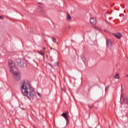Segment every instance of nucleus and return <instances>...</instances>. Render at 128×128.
<instances>
[{
    "label": "nucleus",
    "instance_id": "obj_1",
    "mask_svg": "<svg viewBox=\"0 0 128 128\" xmlns=\"http://www.w3.org/2000/svg\"><path fill=\"white\" fill-rule=\"evenodd\" d=\"M20 84L22 94L28 98V100H34L36 94L34 88L30 84V82L28 80H23L20 81Z\"/></svg>",
    "mask_w": 128,
    "mask_h": 128
},
{
    "label": "nucleus",
    "instance_id": "obj_2",
    "mask_svg": "<svg viewBox=\"0 0 128 128\" xmlns=\"http://www.w3.org/2000/svg\"><path fill=\"white\" fill-rule=\"evenodd\" d=\"M8 66L10 70V72H12L14 74V78L18 82L20 80V74L18 72V70L16 68L14 64L12 61V60H8Z\"/></svg>",
    "mask_w": 128,
    "mask_h": 128
},
{
    "label": "nucleus",
    "instance_id": "obj_3",
    "mask_svg": "<svg viewBox=\"0 0 128 128\" xmlns=\"http://www.w3.org/2000/svg\"><path fill=\"white\" fill-rule=\"evenodd\" d=\"M17 64L18 66H20L21 68H24V66H26V61L24 60L18 59L17 60Z\"/></svg>",
    "mask_w": 128,
    "mask_h": 128
},
{
    "label": "nucleus",
    "instance_id": "obj_4",
    "mask_svg": "<svg viewBox=\"0 0 128 128\" xmlns=\"http://www.w3.org/2000/svg\"><path fill=\"white\" fill-rule=\"evenodd\" d=\"M106 44L107 48H110V50H112V41L110 40H106Z\"/></svg>",
    "mask_w": 128,
    "mask_h": 128
},
{
    "label": "nucleus",
    "instance_id": "obj_5",
    "mask_svg": "<svg viewBox=\"0 0 128 128\" xmlns=\"http://www.w3.org/2000/svg\"><path fill=\"white\" fill-rule=\"evenodd\" d=\"M38 12H39L40 14H42V16H44L46 14V12L44 10L42 7L40 6H39L38 8Z\"/></svg>",
    "mask_w": 128,
    "mask_h": 128
},
{
    "label": "nucleus",
    "instance_id": "obj_6",
    "mask_svg": "<svg viewBox=\"0 0 128 128\" xmlns=\"http://www.w3.org/2000/svg\"><path fill=\"white\" fill-rule=\"evenodd\" d=\"M90 24H96V19L95 18H92L90 20Z\"/></svg>",
    "mask_w": 128,
    "mask_h": 128
},
{
    "label": "nucleus",
    "instance_id": "obj_7",
    "mask_svg": "<svg viewBox=\"0 0 128 128\" xmlns=\"http://www.w3.org/2000/svg\"><path fill=\"white\" fill-rule=\"evenodd\" d=\"M88 108H94L96 110L98 108V104L96 102H95L94 104H92V106L89 105Z\"/></svg>",
    "mask_w": 128,
    "mask_h": 128
},
{
    "label": "nucleus",
    "instance_id": "obj_8",
    "mask_svg": "<svg viewBox=\"0 0 128 128\" xmlns=\"http://www.w3.org/2000/svg\"><path fill=\"white\" fill-rule=\"evenodd\" d=\"M61 116L64 118L67 122H68V113L66 112L63 113L62 114H61Z\"/></svg>",
    "mask_w": 128,
    "mask_h": 128
},
{
    "label": "nucleus",
    "instance_id": "obj_9",
    "mask_svg": "<svg viewBox=\"0 0 128 128\" xmlns=\"http://www.w3.org/2000/svg\"><path fill=\"white\" fill-rule=\"evenodd\" d=\"M113 36H114L116 37V38H120L122 35L120 33H116V34H113Z\"/></svg>",
    "mask_w": 128,
    "mask_h": 128
},
{
    "label": "nucleus",
    "instance_id": "obj_10",
    "mask_svg": "<svg viewBox=\"0 0 128 128\" xmlns=\"http://www.w3.org/2000/svg\"><path fill=\"white\" fill-rule=\"evenodd\" d=\"M80 56L83 62H86V58H84V54H81Z\"/></svg>",
    "mask_w": 128,
    "mask_h": 128
},
{
    "label": "nucleus",
    "instance_id": "obj_11",
    "mask_svg": "<svg viewBox=\"0 0 128 128\" xmlns=\"http://www.w3.org/2000/svg\"><path fill=\"white\" fill-rule=\"evenodd\" d=\"M67 20L68 21L72 20V16H70V14H67Z\"/></svg>",
    "mask_w": 128,
    "mask_h": 128
},
{
    "label": "nucleus",
    "instance_id": "obj_12",
    "mask_svg": "<svg viewBox=\"0 0 128 128\" xmlns=\"http://www.w3.org/2000/svg\"><path fill=\"white\" fill-rule=\"evenodd\" d=\"M51 38L53 42H56V39L54 37H51Z\"/></svg>",
    "mask_w": 128,
    "mask_h": 128
},
{
    "label": "nucleus",
    "instance_id": "obj_13",
    "mask_svg": "<svg viewBox=\"0 0 128 128\" xmlns=\"http://www.w3.org/2000/svg\"><path fill=\"white\" fill-rule=\"evenodd\" d=\"M38 54H41V56H44V51H40V52H38Z\"/></svg>",
    "mask_w": 128,
    "mask_h": 128
},
{
    "label": "nucleus",
    "instance_id": "obj_14",
    "mask_svg": "<svg viewBox=\"0 0 128 128\" xmlns=\"http://www.w3.org/2000/svg\"><path fill=\"white\" fill-rule=\"evenodd\" d=\"M124 102L125 104H128V98H126L124 100Z\"/></svg>",
    "mask_w": 128,
    "mask_h": 128
},
{
    "label": "nucleus",
    "instance_id": "obj_15",
    "mask_svg": "<svg viewBox=\"0 0 128 128\" xmlns=\"http://www.w3.org/2000/svg\"><path fill=\"white\" fill-rule=\"evenodd\" d=\"M114 78H117V79L120 78V76L118 75V74H116L114 76Z\"/></svg>",
    "mask_w": 128,
    "mask_h": 128
},
{
    "label": "nucleus",
    "instance_id": "obj_16",
    "mask_svg": "<svg viewBox=\"0 0 128 128\" xmlns=\"http://www.w3.org/2000/svg\"><path fill=\"white\" fill-rule=\"evenodd\" d=\"M109 86H106V88H105V92H108V88H109Z\"/></svg>",
    "mask_w": 128,
    "mask_h": 128
},
{
    "label": "nucleus",
    "instance_id": "obj_17",
    "mask_svg": "<svg viewBox=\"0 0 128 128\" xmlns=\"http://www.w3.org/2000/svg\"><path fill=\"white\" fill-rule=\"evenodd\" d=\"M48 64L52 68H54V66H52V64L50 63H48Z\"/></svg>",
    "mask_w": 128,
    "mask_h": 128
},
{
    "label": "nucleus",
    "instance_id": "obj_18",
    "mask_svg": "<svg viewBox=\"0 0 128 128\" xmlns=\"http://www.w3.org/2000/svg\"><path fill=\"white\" fill-rule=\"evenodd\" d=\"M56 66H60V63H58V62H56Z\"/></svg>",
    "mask_w": 128,
    "mask_h": 128
},
{
    "label": "nucleus",
    "instance_id": "obj_19",
    "mask_svg": "<svg viewBox=\"0 0 128 128\" xmlns=\"http://www.w3.org/2000/svg\"><path fill=\"white\" fill-rule=\"evenodd\" d=\"M0 20H4V17L0 16Z\"/></svg>",
    "mask_w": 128,
    "mask_h": 128
},
{
    "label": "nucleus",
    "instance_id": "obj_20",
    "mask_svg": "<svg viewBox=\"0 0 128 128\" xmlns=\"http://www.w3.org/2000/svg\"><path fill=\"white\" fill-rule=\"evenodd\" d=\"M38 4H42V2H38Z\"/></svg>",
    "mask_w": 128,
    "mask_h": 128
},
{
    "label": "nucleus",
    "instance_id": "obj_21",
    "mask_svg": "<svg viewBox=\"0 0 128 128\" xmlns=\"http://www.w3.org/2000/svg\"><path fill=\"white\" fill-rule=\"evenodd\" d=\"M43 50H43V52H44V50H46V48H43Z\"/></svg>",
    "mask_w": 128,
    "mask_h": 128
},
{
    "label": "nucleus",
    "instance_id": "obj_22",
    "mask_svg": "<svg viewBox=\"0 0 128 128\" xmlns=\"http://www.w3.org/2000/svg\"><path fill=\"white\" fill-rule=\"evenodd\" d=\"M38 96H40V93H38Z\"/></svg>",
    "mask_w": 128,
    "mask_h": 128
},
{
    "label": "nucleus",
    "instance_id": "obj_23",
    "mask_svg": "<svg viewBox=\"0 0 128 128\" xmlns=\"http://www.w3.org/2000/svg\"><path fill=\"white\" fill-rule=\"evenodd\" d=\"M33 62H36V60H33Z\"/></svg>",
    "mask_w": 128,
    "mask_h": 128
},
{
    "label": "nucleus",
    "instance_id": "obj_24",
    "mask_svg": "<svg viewBox=\"0 0 128 128\" xmlns=\"http://www.w3.org/2000/svg\"><path fill=\"white\" fill-rule=\"evenodd\" d=\"M50 50H54V48H50Z\"/></svg>",
    "mask_w": 128,
    "mask_h": 128
},
{
    "label": "nucleus",
    "instance_id": "obj_25",
    "mask_svg": "<svg viewBox=\"0 0 128 128\" xmlns=\"http://www.w3.org/2000/svg\"><path fill=\"white\" fill-rule=\"evenodd\" d=\"M53 50H56H56L54 49V48H53Z\"/></svg>",
    "mask_w": 128,
    "mask_h": 128
},
{
    "label": "nucleus",
    "instance_id": "obj_26",
    "mask_svg": "<svg viewBox=\"0 0 128 128\" xmlns=\"http://www.w3.org/2000/svg\"><path fill=\"white\" fill-rule=\"evenodd\" d=\"M120 6H122V4H120Z\"/></svg>",
    "mask_w": 128,
    "mask_h": 128
},
{
    "label": "nucleus",
    "instance_id": "obj_27",
    "mask_svg": "<svg viewBox=\"0 0 128 128\" xmlns=\"http://www.w3.org/2000/svg\"><path fill=\"white\" fill-rule=\"evenodd\" d=\"M94 28H97L96 27H94Z\"/></svg>",
    "mask_w": 128,
    "mask_h": 128
},
{
    "label": "nucleus",
    "instance_id": "obj_28",
    "mask_svg": "<svg viewBox=\"0 0 128 128\" xmlns=\"http://www.w3.org/2000/svg\"><path fill=\"white\" fill-rule=\"evenodd\" d=\"M104 32H106V30H104Z\"/></svg>",
    "mask_w": 128,
    "mask_h": 128
},
{
    "label": "nucleus",
    "instance_id": "obj_29",
    "mask_svg": "<svg viewBox=\"0 0 128 128\" xmlns=\"http://www.w3.org/2000/svg\"><path fill=\"white\" fill-rule=\"evenodd\" d=\"M126 76H128V75H126Z\"/></svg>",
    "mask_w": 128,
    "mask_h": 128
}]
</instances>
